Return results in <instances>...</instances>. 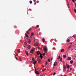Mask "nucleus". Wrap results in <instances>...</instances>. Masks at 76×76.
Wrapping results in <instances>:
<instances>
[{"mask_svg": "<svg viewBox=\"0 0 76 76\" xmlns=\"http://www.w3.org/2000/svg\"><path fill=\"white\" fill-rule=\"evenodd\" d=\"M42 58H41V60H42Z\"/></svg>", "mask_w": 76, "mask_h": 76, "instance_id": "5fc2aeb1", "label": "nucleus"}, {"mask_svg": "<svg viewBox=\"0 0 76 76\" xmlns=\"http://www.w3.org/2000/svg\"><path fill=\"white\" fill-rule=\"evenodd\" d=\"M72 43H73V42L70 43V44H72Z\"/></svg>", "mask_w": 76, "mask_h": 76, "instance_id": "a18cd8bd", "label": "nucleus"}, {"mask_svg": "<svg viewBox=\"0 0 76 76\" xmlns=\"http://www.w3.org/2000/svg\"><path fill=\"white\" fill-rule=\"evenodd\" d=\"M31 63H32V62H31Z\"/></svg>", "mask_w": 76, "mask_h": 76, "instance_id": "864d4df0", "label": "nucleus"}, {"mask_svg": "<svg viewBox=\"0 0 76 76\" xmlns=\"http://www.w3.org/2000/svg\"><path fill=\"white\" fill-rule=\"evenodd\" d=\"M33 64L34 65H35V64H36V63L35 62V61H34L33 62Z\"/></svg>", "mask_w": 76, "mask_h": 76, "instance_id": "7c9ffc66", "label": "nucleus"}, {"mask_svg": "<svg viewBox=\"0 0 76 76\" xmlns=\"http://www.w3.org/2000/svg\"><path fill=\"white\" fill-rule=\"evenodd\" d=\"M31 28H30V29H28V31H31Z\"/></svg>", "mask_w": 76, "mask_h": 76, "instance_id": "4be33fe9", "label": "nucleus"}, {"mask_svg": "<svg viewBox=\"0 0 76 76\" xmlns=\"http://www.w3.org/2000/svg\"><path fill=\"white\" fill-rule=\"evenodd\" d=\"M28 48L29 49H30V48H31V45H29L28 47Z\"/></svg>", "mask_w": 76, "mask_h": 76, "instance_id": "f8f14e48", "label": "nucleus"}, {"mask_svg": "<svg viewBox=\"0 0 76 76\" xmlns=\"http://www.w3.org/2000/svg\"><path fill=\"white\" fill-rule=\"evenodd\" d=\"M48 61L49 62H50V59H48Z\"/></svg>", "mask_w": 76, "mask_h": 76, "instance_id": "e433bc0d", "label": "nucleus"}, {"mask_svg": "<svg viewBox=\"0 0 76 76\" xmlns=\"http://www.w3.org/2000/svg\"><path fill=\"white\" fill-rule=\"evenodd\" d=\"M32 1H30V4H32Z\"/></svg>", "mask_w": 76, "mask_h": 76, "instance_id": "b1692460", "label": "nucleus"}, {"mask_svg": "<svg viewBox=\"0 0 76 76\" xmlns=\"http://www.w3.org/2000/svg\"><path fill=\"white\" fill-rule=\"evenodd\" d=\"M38 42H36L35 43H34V45L35 46H38Z\"/></svg>", "mask_w": 76, "mask_h": 76, "instance_id": "20e7f679", "label": "nucleus"}, {"mask_svg": "<svg viewBox=\"0 0 76 76\" xmlns=\"http://www.w3.org/2000/svg\"><path fill=\"white\" fill-rule=\"evenodd\" d=\"M70 47H71V46H70V45L69 46V47H68V49H69V48H70Z\"/></svg>", "mask_w": 76, "mask_h": 76, "instance_id": "f704fd0d", "label": "nucleus"}, {"mask_svg": "<svg viewBox=\"0 0 76 76\" xmlns=\"http://www.w3.org/2000/svg\"><path fill=\"white\" fill-rule=\"evenodd\" d=\"M43 55L44 56H45V53H43Z\"/></svg>", "mask_w": 76, "mask_h": 76, "instance_id": "cd10ccee", "label": "nucleus"}, {"mask_svg": "<svg viewBox=\"0 0 76 76\" xmlns=\"http://www.w3.org/2000/svg\"><path fill=\"white\" fill-rule=\"evenodd\" d=\"M37 60L38 61V63H39L41 61V60L39 59H37Z\"/></svg>", "mask_w": 76, "mask_h": 76, "instance_id": "423d86ee", "label": "nucleus"}, {"mask_svg": "<svg viewBox=\"0 0 76 76\" xmlns=\"http://www.w3.org/2000/svg\"><path fill=\"white\" fill-rule=\"evenodd\" d=\"M16 60H17V58H16Z\"/></svg>", "mask_w": 76, "mask_h": 76, "instance_id": "6e6d98bb", "label": "nucleus"}, {"mask_svg": "<svg viewBox=\"0 0 76 76\" xmlns=\"http://www.w3.org/2000/svg\"><path fill=\"white\" fill-rule=\"evenodd\" d=\"M26 36L27 38H28V37H29V36H28V35L27 34H26Z\"/></svg>", "mask_w": 76, "mask_h": 76, "instance_id": "412c9836", "label": "nucleus"}, {"mask_svg": "<svg viewBox=\"0 0 76 76\" xmlns=\"http://www.w3.org/2000/svg\"><path fill=\"white\" fill-rule=\"evenodd\" d=\"M37 61H36L35 62V63H37Z\"/></svg>", "mask_w": 76, "mask_h": 76, "instance_id": "8fccbe9b", "label": "nucleus"}, {"mask_svg": "<svg viewBox=\"0 0 76 76\" xmlns=\"http://www.w3.org/2000/svg\"><path fill=\"white\" fill-rule=\"evenodd\" d=\"M35 73L36 74V75H39V73L37 71L35 72Z\"/></svg>", "mask_w": 76, "mask_h": 76, "instance_id": "6e6552de", "label": "nucleus"}, {"mask_svg": "<svg viewBox=\"0 0 76 76\" xmlns=\"http://www.w3.org/2000/svg\"><path fill=\"white\" fill-rule=\"evenodd\" d=\"M27 31L26 34H29V31Z\"/></svg>", "mask_w": 76, "mask_h": 76, "instance_id": "c756f323", "label": "nucleus"}, {"mask_svg": "<svg viewBox=\"0 0 76 76\" xmlns=\"http://www.w3.org/2000/svg\"><path fill=\"white\" fill-rule=\"evenodd\" d=\"M20 49H18V53H20Z\"/></svg>", "mask_w": 76, "mask_h": 76, "instance_id": "5701e85b", "label": "nucleus"}, {"mask_svg": "<svg viewBox=\"0 0 76 76\" xmlns=\"http://www.w3.org/2000/svg\"><path fill=\"white\" fill-rule=\"evenodd\" d=\"M57 62H55L53 64L54 66H56L57 65Z\"/></svg>", "mask_w": 76, "mask_h": 76, "instance_id": "7ed1b4c3", "label": "nucleus"}, {"mask_svg": "<svg viewBox=\"0 0 76 76\" xmlns=\"http://www.w3.org/2000/svg\"><path fill=\"white\" fill-rule=\"evenodd\" d=\"M32 36H31H31H30V37H31V38H32Z\"/></svg>", "mask_w": 76, "mask_h": 76, "instance_id": "de8ad7c7", "label": "nucleus"}, {"mask_svg": "<svg viewBox=\"0 0 76 76\" xmlns=\"http://www.w3.org/2000/svg\"><path fill=\"white\" fill-rule=\"evenodd\" d=\"M32 61H34V58H32Z\"/></svg>", "mask_w": 76, "mask_h": 76, "instance_id": "58836bf2", "label": "nucleus"}, {"mask_svg": "<svg viewBox=\"0 0 76 76\" xmlns=\"http://www.w3.org/2000/svg\"><path fill=\"white\" fill-rule=\"evenodd\" d=\"M34 35V33H32L31 34V36H33V35Z\"/></svg>", "mask_w": 76, "mask_h": 76, "instance_id": "bb28decb", "label": "nucleus"}, {"mask_svg": "<svg viewBox=\"0 0 76 76\" xmlns=\"http://www.w3.org/2000/svg\"><path fill=\"white\" fill-rule=\"evenodd\" d=\"M17 56H18V53H17Z\"/></svg>", "mask_w": 76, "mask_h": 76, "instance_id": "603ef678", "label": "nucleus"}, {"mask_svg": "<svg viewBox=\"0 0 76 76\" xmlns=\"http://www.w3.org/2000/svg\"><path fill=\"white\" fill-rule=\"evenodd\" d=\"M72 1L73 2H75V0H72Z\"/></svg>", "mask_w": 76, "mask_h": 76, "instance_id": "79ce46f5", "label": "nucleus"}, {"mask_svg": "<svg viewBox=\"0 0 76 76\" xmlns=\"http://www.w3.org/2000/svg\"><path fill=\"white\" fill-rule=\"evenodd\" d=\"M60 56H59L58 58H57V60H59V58H60Z\"/></svg>", "mask_w": 76, "mask_h": 76, "instance_id": "6ab92c4d", "label": "nucleus"}, {"mask_svg": "<svg viewBox=\"0 0 76 76\" xmlns=\"http://www.w3.org/2000/svg\"><path fill=\"white\" fill-rule=\"evenodd\" d=\"M64 51V49H62L61 50V53H63Z\"/></svg>", "mask_w": 76, "mask_h": 76, "instance_id": "1a4fd4ad", "label": "nucleus"}, {"mask_svg": "<svg viewBox=\"0 0 76 76\" xmlns=\"http://www.w3.org/2000/svg\"><path fill=\"white\" fill-rule=\"evenodd\" d=\"M67 6L69 7V3H68V2H67Z\"/></svg>", "mask_w": 76, "mask_h": 76, "instance_id": "393cba45", "label": "nucleus"}, {"mask_svg": "<svg viewBox=\"0 0 76 76\" xmlns=\"http://www.w3.org/2000/svg\"><path fill=\"white\" fill-rule=\"evenodd\" d=\"M37 28H38L39 27V25H37Z\"/></svg>", "mask_w": 76, "mask_h": 76, "instance_id": "ea45409f", "label": "nucleus"}, {"mask_svg": "<svg viewBox=\"0 0 76 76\" xmlns=\"http://www.w3.org/2000/svg\"><path fill=\"white\" fill-rule=\"evenodd\" d=\"M55 40H56V39H55Z\"/></svg>", "mask_w": 76, "mask_h": 76, "instance_id": "13d9d810", "label": "nucleus"}, {"mask_svg": "<svg viewBox=\"0 0 76 76\" xmlns=\"http://www.w3.org/2000/svg\"><path fill=\"white\" fill-rule=\"evenodd\" d=\"M45 70H46V69H45Z\"/></svg>", "mask_w": 76, "mask_h": 76, "instance_id": "3c124183", "label": "nucleus"}, {"mask_svg": "<svg viewBox=\"0 0 76 76\" xmlns=\"http://www.w3.org/2000/svg\"><path fill=\"white\" fill-rule=\"evenodd\" d=\"M37 3H39V1H37Z\"/></svg>", "mask_w": 76, "mask_h": 76, "instance_id": "4c0bfd02", "label": "nucleus"}, {"mask_svg": "<svg viewBox=\"0 0 76 76\" xmlns=\"http://www.w3.org/2000/svg\"><path fill=\"white\" fill-rule=\"evenodd\" d=\"M75 6L76 7V3L75 4Z\"/></svg>", "mask_w": 76, "mask_h": 76, "instance_id": "09e8293b", "label": "nucleus"}, {"mask_svg": "<svg viewBox=\"0 0 76 76\" xmlns=\"http://www.w3.org/2000/svg\"><path fill=\"white\" fill-rule=\"evenodd\" d=\"M40 54V58H42L43 57V56H42V54H41V53Z\"/></svg>", "mask_w": 76, "mask_h": 76, "instance_id": "0eeeda50", "label": "nucleus"}, {"mask_svg": "<svg viewBox=\"0 0 76 76\" xmlns=\"http://www.w3.org/2000/svg\"><path fill=\"white\" fill-rule=\"evenodd\" d=\"M64 70H66V67H64Z\"/></svg>", "mask_w": 76, "mask_h": 76, "instance_id": "c9c22d12", "label": "nucleus"}, {"mask_svg": "<svg viewBox=\"0 0 76 76\" xmlns=\"http://www.w3.org/2000/svg\"><path fill=\"white\" fill-rule=\"evenodd\" d=\"M53 58H51V60H53Z\"/></svg>", "mask_w": 76, "mask_h": 76, "instance_id": "c03bdc74", "label": "nucleus"}, {"mask_svg": "<svg viewBox=\"0 0 76 76\" xmlns=\"http://www.w3.org/2000/svg\"><path fill=\"white\" fill-rule=\"evenodd\" d=\"M33 1L34 2H35V1H36V0H33Z\"/></svg>", "mask_w": 76, "mask_h": 76, "instance_id": "a19ab883", "label": "nucleus"}, {"mask_svg": "<svg viewBox=\"0 0 76 76\" xmlns=\"http://www.w3.org/2000/svg\"><path fill=\"white\" fill-rule=\"evenodd\" d=\"M42 40H43V42H45V39H44V38H43Z\"/></svg>", "mask_w": 76, "mask_h": 76, "instance_id": "dca6fc26", "label": "nucleus"}, {"mask_svg": "<svg viewBox=\"0 0 76 76\" xmlns=\"http://www.w3.org/2000/svg\"><path fill=\"white\" fill-rule=\"evenodd\" d=\"M45 66H47V64H48V62H47V61H46V62H45Z\"/></svg>", "mask_w": 76, "mask_h": 76, "instance_id": "f3484780", "label": "nucleus"}, {"mask_svg": "<svg viewBox=\"0 0 76 76\" xmlns=\"http://www.w3.org/2000/svg\"><path fill=\"white\" fill-rule=\"evenodd\" d=\"M68 65V66L67 67V69H69V68H70V66H69V65Z\"/></svg>", "mask_w": 76, "mask_h": 76, "instance_id": "aec40b11", "label": "nucleus"}, {"mask_svg": "<svg viewBox=\"0 0 76 76\" xmlns=\"http://www.w3.org/2000/svg\"><path fill=\"white\" fill-rule=\"evenodd\" d=\"M34 68H35V72L37 71V69H36V68H35V66H34Z\"/></svg>", "mask_w": 76, "mask_h": 76, "instance_id": "473e14b6", "label": "nucleus"}, {"mask_svg": "<svg viewBox=\"0 0 76 76\" xmlns=\"http://www.w3.org/2000/svg\"><path fill=\"white\" fill-rule=\"evenodd\" d=\"M63 57L64 58H66V55H64Z\"/></svg>", "mask_w": 76, "mask_h": 76, "instance_id": "a211bd4d", "label": "nucleus"}, {"mask_svg": "<svg viewBox=\"0 0 76 76\" xmlns=\"http://www.w3.org/2000/svg\"><path fill=\"white\" fill-rule=\"evenodd\" d=\"M70 41V40L69 39H68L66 40V42H69Z\"/></svg>", "mask_w": 76, "mask_h": 76, "instance_id": "9d476101", "label": "nucleus"}, {"mask_svg": "<svg viewBox=\"0 0 76 76\" xmlns=\"http://www.w3.org/2000/svg\"><path fill=\"white\" fill-rule=\"evenodd\" d=\"M19 60H20V61H22V58H19Z\"/></svg>", "mask_w": 76, "mask_h": 76, "instance_id": "a878e982", "label": "nucleus"}, {"mask_svg": "<svg viewBox=\"0 0 76 76\" xmlns=\"http://www.w3.org/2000/svg\"><path fill=\"white\" fill-rule=\"evenodd\" d=\"M26 53L27 56H29V55L28 54V52H26Z\"/></svg>", "mask_w": 76, "mask_h": 76, "instance_id": "2eb2a0df", "label": "nucleus"}, {"mask_svg": "<svg viewBox=\"0 0 76 76\" xmlns=\"http://www.w3.org/2000/svg\"><path fill=\"white\" fill-rule=\"evenodd\" d=\"M41 76H43V75H41Z\"/></svg>", "mask_w": 76, "mask_h": 76, "instance_id": "4d7b16f0", "label": "nucleus"}, {"mask_svg": "<svg viewBox=\"0 0 76 76\" xmlns=\"http://www.w3.org/2000/svg\"><path fill=\"white\" fill-rule=\"evenodd\" d=\"M74 12L75 13H76V9H74Z\"/></svg>", "mask_w": 76, "mask_h": 76, "instance_id": "2f4dec72", "label": "nucleus"}, {"mask_svg": "<svg viewBox=\"0 0 76 76\" xmlns=\"http://www.w3.org/2000/svg\"><path fill=\"white\" fill-rule=\"evenodd\" d=\"M37 55H39V54H41V52H40V51H38L37 52Z\"/></svg>", "mask_w": 76, "mask_h": 76, "instance_id": "f03ea898", "label": "nucleus"}, {"mask_svg": "<svg viewBox=\"0 0 76 76\" xmlns=\"http://www.w3.org/2000/svg\"><path fill=\"white\" fill-rule=\"evenodd\" d=\"M44 51L45 53H47V51H48V50L47 49V48H44Z\"/></svg>", "mask_w": 76, "mask_h": 76, "instance_id": "f257e3e1", "label": "nucleus"}, {"mask_svg": "<svg viewBox=\"0 0 76 76\" xmlns=\"http://www.w3.org/2000/svg\"><path fill=\"white\" fill-rule=\"evenodd\" d=\"M28 43H29V44H30L31 43V40H30V39H28Z\"/></svg>", "mask_w": 76, "mask_h": 76, "instance_id": "4468645a", "label": "nucleus"}, {"mask_svg": "<svg viewBox=\"0 0 76 76\" xmlns=\"http://www.w3.org/2000/svg\"><path fill=\"white\" fill-rule=\"evenodd\" d=\"M73 60H71L70 61V63L71 64H72L73 63Z\"/></svg>", "mask_w": 76, "mask_h": 76, "instance_id": "9b49d317", "label": "nucleus"}, {"mask_svg": "<svg viewBox=\"0 0 76 76\" xmlns=\"http://www.w3.org/2000/svg\"><path fill=\"white\" fill-rule=\"evenodd\" d=\"M72 60V58L70 57H68L67 58V60H68L69 61L70 60Z\"/></svg>", "mask_w": 76, "mask_h": 76, "instance_id": "39448f33", "label": "nucleus"}, {"mask_svg": "<svg viewBox=\"0 0 76 76\" xmlns=\"http://www.w3.org/2000/svg\"><path fill=\"white\" fill-rule=\"evenodd\" d=\"M70 70H72V68H70Z\"/></svg>", "mask_w": 76, "mask_h": 76, "instance_id": "49530a36", "label": "nucleus"}, {"mask_svg": "<svg viewBox=\"0 0 76 76\" xmlns=\"http://www.w3.org/2000/svg\"><path fill=\"white\" fill-rule=\"evenodd\" d=\"M33 51H34V50H30V52L31 53H33Z\"/></svg>", "mask_w": 76, "mask_h": 76, "instance_id": "ddd939ff", "label": "nucleus"}, {"mask_svg": "<svg viewBox=\"0 0 76 76\" xmlns=\"http://www.w3.org/2000/svg\"><path fill=\"white\" fill-rule=\"evenodd\" d=\"M60 60L61 61H62V58H61Z\"/></svg>", "mask_w": 76, "mask_h": 76, "instance_id": "72a5a7b5", "label": "nucleus"}, {"mask_svg": "<svg viewBox=\"0 0 76 76\" xmlns=\"http://www.w3.org/2000/svg\"><path fill=\"white\" fill-rule=\"evenodd\" d=\"M36 4H37V3H36V2H35V3H34V5Z\"/></svg>", "mask_w": 76, "mask_h": 76, "instance_id": "37998d69", "label": "nucleus"}, {"mask_svg": "<svg viewBox=\"0 0 76 76\" xmlns=\"http://www.w3.org/2000/svg\"><path fill=\"white\" fill-rule=\"evenodd\" d=\"M56 74V72H54L53 74V76H54Z\"/></svg>", "mask_w": 76, "mask_h": 76, "instance_id": "c85d7f7f", "label": "nucleus"}]
</instances>
